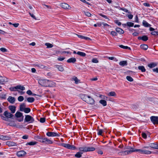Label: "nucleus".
Returning a JSON list of instances; mask_svg holds the SVG:
<instances>
[{
    "instance_id": "nucleus-1",
    "label": "nucleus",
    "mask_w": 158,
    "mask_h": 158,
    "mask_svg": "<svg viewBox=\"0 0 158 158\" xmlns=\"http://www.w3.org/2000/svg\"><path fill=\"white\" fill-rule=\"evenodd\" d=\"M134 152H137L140 153L145 154H150L152 153V152L148 151L143 148L142 149H137L131 148L129 151L120 152L118 153H121L122 155H124L129 154L131 153Z\"/></svg>"
},
{
    "instance_id": "nucleus-2",
    "label": "nucleus",
    "mask_w": 158,
    "mask_h": 158,
    "mask_svg": "<svg viewBox=\"0 0 158 158\" xmlns=\"http://www.w3.org/2000/svg\"><path fill=\"white\" fill-rule=\"evenodd\" d=\"M80 97L83 101L89 104L93 105L94 103V100L89 96L81 94L80 95Z\"/></svg>"
},
{
    "instance_id": "nucleus-3",
    "label": "nucleus",
    "mask_w": 158,
    "mask_h": 158,
    "mask_svg": "<svg viewBox=\"0 0 158 158\" xmlns=\"http://www.w3.org/2000/svg\"><path fill=\"white\" fill-rule=\"evenodd\" d=\"M48 80L40 79L38 81V83L41 86L47 87Z\"/></svg>"
},
{
    "instance_id": "nucleus-4",
    "label": "nucleus",
    "mask_w": 158,
    "mask_h": 158,
    "mask_svg": "<svg viewBox=\"0 0 158 158\" xmlns=\"http://www.w3.org/2000/svg\"><path fill=\"white\" fill-rule=\"evenodd\" d=\"M46 135L49 137H59L60 135L57 133L53 132H48L46 133Z\"/></svg>"
},
{
    "instance_id": "nucleus-5",
    "label": "nucleus",
    "mask_w": 158,
    "mask_h": 158,
    "mask_svg": "<svg viewBox=\"0 0 158 158\" xmlns=\"http://www.w3.org/2000/svg\"><path fill=\"white\" fill-rule=\"evenodd\" d=\"M62 146L63 147L69 149L74 150L76 148V147L75 146L73 145H71L69 144L63 143L62 144Z\"/></svg>"
},
{
    "instance_id": "nucleus-6",
    "label": "nucleus",
    "mask_w": 158,
    "mask_h": 158,
    "mask_svg": "<svg viewBox=\"0 0 158 158\" xmlns=\"http://www.w3.org/2000/svg\"><path fill=\"white\" fill-rule=\"evenodd\" d=\"M151 120L154 124H158V117L152 116L150 118Z\"/></svg>"
},
{
    "instance_id": "nucleus-7",
    "label": "nucleus",
    "mask_w": 158,
    "mask_h": 158,
    "mask_svg": "<svg viewBox=\"0 0 158 158\" xmlns=\"http://www.w3.org/2000/svg\"><path fill=\"white\" fill-rule=\"evenodd\" d=\"M3 114L5 117L8 118H11L13 119L14 118V115L6 111L4 112Z\"/></svg>"
},
{
    "instance_id": "nucleus-8",
    "label": "nucleus",
    "mask_w": 158,
    "mask_h": 158,
    "mask_svg": "<svg viewBox=\"0 0 158 158\" xmlns=\"http://www.w3.org/2000/svg\"><path fill=\"white\" fill-rule=\"evenodd\" d=\"M25 120L27 122L31 121L30 123H32L34 121V118L30 115H25Z\"/></svg>"
},
{
    "instance_id": "nucleus-9",
    "label": "nucleus",
    "mask_w": 158,
    "mask_h": 158,
    "mask_svg": "<svg viewBox=\"0 0 158 158\" xmlns=\"http://www.w3.org/2000/svg\"><path fill=\"white\" fill-rule=\"evenodd\" d=\"M56 86V83L53 81L48 80L47 87H53Z\"/></svg>"
},
{
    "instance_id": "nucleus-10",
    "label": "nucleus",
    "mask_w": 158,
    "mask_h": 158,
    "mask_svg": "<svg viewBox=\"0 0 158 158\" xmlns=\"http://www.w3.org/2000/svg\"><path fill=\"white\" fill-rule=\"evenodd\" d=\"M26 153L23 151H21L17 152V155L19 157H22L24 156Z\"/></svg>"
},
{
    "instance_id": "nucleus-11",
    "label": "nucleus",
    "mask_w": 158,
    "mask_h": 158,
    "mask_svg": "<svg viewBox=\"0 0 158 158\" xmlns=\"http://www.w3.org/2000/svg\"><path fill=\"white\" fill-rule=\"evenodd\" d=\"M11 139L10 137L7 135H0V139L2 140H8Z\"/></svg>"
},
{
    "instance_id": "nucleus-12",
    "label": "nucleus",
    "mask_w": 158,
    "mask_h": 158,
    "mask_svg": "<svg viewBox=\"0 0 158 158\" xmlns=\"http://www.w3.org/2000/svg\"><path fill=\"white\" fill-rule=\"evenodd\" d=\"M60 6L62 8L64 9H69L70 7L69 5L68 4L65 3H61Z\"/></svg>"
},
{
    "instance_id": "nucleus-13",
    "label": "nucleus",
    "mask_w": 158,
    "mask_h": 158,
    "mask_svg": "<svg viewBox=\"0 0 158 158\" xmlns=\"http://www.w3.org/2000/svg\"><path fill=\"white\" fill-rule=\"evenodd\" d=\"M149 146L151 148L158 149V144L155 143H151L149 144Z\"/></svg>"
},
{
    "instance_id": "nucleus-14",
    "label": "nucleus",
    "mask_w": 158,
    "mask_h": 158,
    "mask_svg": "<svg viewBox=\"0 0 158 158\" xmlns=\"http://www.w3.org/2000/svg\"><path fill=\"white\" fill-rule=\"evenodd\" d=\"M138 39L139 40H142L145 41L148 40V37L146 35H143L142 36H139Z\"/></svg>"
},
{
    "instance_id": "nucleus-15",
    "label": "nucleus",
    "mask_w": 158,
    "mask_h": 158,
    "mask_svg": "<svg viewBox=\"0 0 158 158\" xmlns=\"http://www.w3.org/2000/svg\"><path fill=\"white\" fill-rule=\"evenodd\" d=\"M6 144L9 147L15 146L16 145V143L12 141H8L6 142Z\"/></svg>"
},
{
    "instance_id": "nucleus-16",
    "label": "nucleus",
    "mask_w": 158,
    "mask_h": 158,
    "mask_svg": "<svg viewBox=\"0 0 158 158\" xmlns=\"http://www.w3.org/2000/svg\"><path fill=\"white\" fill-rule=\"evenodd\" d=\"M15 98L14 97L9 96L7 99L8 101L11 103H14L15 101Z\"/></svg>"
},
{
    "instance_id": "nucleus-17",
    "label": "nucleus",
    "mask_w": 158,
    "mask_h": 158,
    "mask_svg": "<svg viewBox=\"0 0 158 158\" xmlns=\"http://www.w3.org/2000/svg\"><path fill=\"white\" fill-rule=\"evenodd\" d=\"M76 61V59L75 58H71L67 60V62L68 63H74Z\"/></svg>"
},
{
    "instance_id": "nucleus-18",
    "label": "nucleus",
    "mask_w": 158,
    "mask_h": 158,
    "mask_svg": "<svg viewBox=\"0 0 158 158\" xmlns=\"http://www.w3.org/2000/svg\"><path fill=\"white\" fill-rule=\"evenodd\" d=\"M157 65V64L156 63L154 62H152L150 64H148V67H149L150 68H152L156 66Z\"/></svg>"
},
{
    "instance_id": "nucleus-19",
    "label": "nucleus",
    "mask_w": 158,
    "mask_h": 158,
    "mask_svg": "<svg viewBox=\"0 0 158 158\" xmlns=\"http://www.w3.org/2000/svg\"><path fill=\"white\" fill-rule=\"evenodd\" d=\"M83 153V152H78L74 156L77 158H80L81 157Z\"/></svg>"
},
{
    "instance_id": "nucleus-20",
    "label": "nucleus",
    "mask_w": 158,
    "mask_h": 158,
    "mask_svg": "<svg viewBox=\"0 0 158 158\" xmlns=\"http://www.w3.org/2000/svg\"><path fill=\"white\" fill-rule=\"evenodd\" d=\"M138 68L142 72H144L146 71L145 69L144 66L143 65L139 66L138 67Z\"/></svg>"
},
{
    "instance_id": "nucleus-21",
    "label": "nucleus",
    "mask_w": 158,
    "mask_h": 158,
    "mask_svg": "<svg viewBox=\"0 0 158 158\" xmlns=\"http://www.w3.org/2000/svg\"><path fill=\"white\" fill-rule=\"evenodd\" d=\"M9 109L11 110L12 113H14L15 111V107L14 106H10Z\"/></svg>"
},
{
    "instance_id": "nucleus-22",
    "label": "nucleus",
    "mask_w": 158,
    "mask_h": 158,
    "mask_svg": "<svg viewBox=\"0 0 158 158\" xmlns=\"http://www.w3.org/2000/svg\"><path fill=\"white\" fill-rule=\"evenodd\" d=\"M115 30L119 34H123L124 32L123 30L118 27L116 28Z\"/></svg>"
},
{
    "instance_id": "nucleus-23",
    "label": "nucleus",
    "mask_w": 158,
    "mask_h": 158,
    "mask_svg": "<svg viewBox=\"0 0 158 158\" xmlns=\"http://www.w3.org/2000/svg\"><path fill=\"white\" fill-rule=\"evenodd\" d=\"M55 67L57 68L58 70L62 72L64 71V69L62 65H56Z\"/></svg>"
},
{
    "instance_id": "nucleus-24",
    "label": "nucleus",
    "mask_w": 158,
    "mask_h": 158,
    "mask_svg": "<svg viewBox=\"0 0 158 158\" xmlns=\"http://www.w3.org/2000/svg\"><path fill=\"white\" fill-rule=\"evenodd\" d=\"M79 150L80 152H87V147H81L79 148Z\"/></svg>"
},
{
    "instance_id": "nucleus-25",
    "label": "nucleus",
    "mask_w": 158,
    "mask_h": 158,
    "mask_svg": "<svg viewBox=\"0 0 158 158\" xmlns=\"http://www.w3.org/2000/svg\"><path fill=\"white\" fill-rule=\"evenodd\" d=\"M142 23L143 25L146 27H150L151 26V25L150 24H149L145 20L143 21Z\"/></svg>"
},
{
    "instance_id": "nucleus-26",
    "label": "nucleus",
    "mask_w": 158,
    "mask_h": 158,
    "mask_svg": "<svg viewBox=\"0 0 158 158\" xmlns=\"http://www.w3.org/2000/svg\"><path fill=\"white\" fill-rule=\"evenodd\" d=\"M53 143L52 141L47 138H45V144H52Z\"/></svg>"
},
{
    "instance_id": "nucleus-27",
    "label": "nucleus",
    "mask_w": 158,
    "mask_h": 158,
    "mask_svg": "<svg viewBox=\"0 0 158 158\" xmlns=\"http://www.w3.org/2000/svg\"><path fill=\"white\" fill-rule=\"evenodd\" d=\"M119 64L122 66H124L127 65V63L126 61H121L119 63Z\"/></svg>"
},
{
    "instance_id": "nucleus-28",
    "label": "nucleus",
    "mask_w": 158,
    "mask_h": 158,
    "mask_svg": "<svg viewBox=\"0 0 158 158\" xmlns=\"http://www.w3.org/2000/svg\"><path fill=\"white\" fill-rule=\"evenodd\" d=\"M26 105L24 103L21 104L20 106V110L21 111H23L26 108Z\"/></svg>"
},
{
    "instance_id": "nucleus-29",
    "label": "nucleus",
    "mask_w": 158,
    "mask_h": 158,
    "mask_svg": "<svg viewBox=\"0 0 158 158\" xmlns=\"http://www.w3.org/2000/svg\"><path fill=\"white\" fill-rule=\"evenodd\" d=\"M77 54L82 57H85L86 56V53L84 52L80 51L77 52Z\"/></svg>"
},
{
    "instance_id": "nucleus-30",
    "label": "nucleus",
    "mask_w": 158,
    "mask_h": 158,
    "mask_svg": "<svg viewBox=\"0 0 158 158\" xmlns=\"http://www.w3.org/2000/svg\"><path fill=\"white\" fill-rule=\"evenodd\" d=\"M5 77H2V76L0 77V84H3L4 82L6 81Z\"/></svg>"
},
{
    "instance_id": "nucleus-31",
    "label": "nucleus",
    "mask_w": 158,
    "mask_h": 158,
    "mask_svg": "<svg viewBox=\"0 0 158 158\" xmlns=\"http://www.w3.org/2000/svg\"><path fill=\"white\" fill-rule=\"evenodd\" d=\"M5 77H2V76L0 77V84H3L4 82L6 81Z\"/></svg>"
},
{
    "instance_id": "nucleus-32",
    "label": "nucleus",
    "mask_w": 158,
    "mask_h": 158,
    "mask_svg": "<svg viewBox=\"0 0 158 158\" xmlns=\"http://www.w3.org/2000/svg\"><path fill=\"white\" fill-rule=\"evenodd\" d=\"M140 48L141 49L145 50L147 49L148 46L146 44H142L140 45Z\"/></svg>"
},
{
    "instance_id": "nucleus-33",
    "label": "nucleus",
    "mask_w": 158,
    "mask_h": 158,
    "mask_svg": "<svg viewBox=\"0 0 158 158\" xmlns=\"http://www.w3.org/2000/svg\"><path fill=\"white\" fill-rule=\"evenodd\" d=\"M15 115V116L17 118L20 117L22 116H23V117L22 113L19 112H17Z\"/></svg>"
},
{
    "instance_id": "nucleus-34",
    "label": "nucleus",
    "mask_w": 158,
    "mask_h": 158,
    "mask_svg": "<svg viewBox=\"0 0 158 158\" xmlns=\"http://www.w3.org/2000/svg\"><path fill=\"white\" fill-rule=\"evenodd\" d=\"M35 99L33 97H29L27 98V101L28 102L32 103L34 102Z\"/></svg>"
},
{
    "instance_id": "nucleus-35",
    "label": "nucleus",
    "mask_w": 158,
    "mask_h": 158,
    "mask_svg": "<svg viewBox=\"0 0 158 158\" xmlns=\"http://www.w3.org/2000/svg\"><path fill=\"white\" fill-rule=\"evenodd\" d=\"M16 89H19L22 90H23L25 89V87L21 85H18L16 86Z\"/></svg>"
},
{
    "instance_id": "nucleus-36",
    "label": "nucleus",
    "mask_w": 158,
    "mask_h": 158,
    "mask_svg": "<svg viewBox=\"0 0 158 158\" xmlns=\"http://www.w3.org/2000/svg\"><path fill=\"white\" fill-rule=\"evenodd\" d=\"M99 103L102 104L104 106H105L107 105L106 102L104 100H100L99 101Z\"/></svg>"
},
{
    "instance_id": "nucleus-37",
    "label": "nucleus",
    "mask_w": 158,
    "mask_h": 158,
    "mask_svg": "<svg viewBox=\"0 0 158 158\" xmlns=\"http://www.w3.org/2000/svg\"><path fill=\"white\" fill-rule=\"evenodd\" d=\"M95 148L92 147H87V152L93 151L95 150Z\"/></svg>"
},
{
    "instance_id": "nucleus-38",
    "label": "nucleus",
    "mask_w": 158,
    "mask_h": 158,
    "mask_svg": "<svg viewBox=\"0 0 158 158\" xmlns=\"http://www.w3.org/2000/svg\"><path fill=\"white\" fill-rule=\"evenodd\" d=\"M73 79L75 81V83L76 84H78L80 82V80L77 77H74Z\"/></svg>"
},
{
    "instance_id": "nucleus-39",
    "label": "nucleus",
    "mask_w": 158,
    "mask_h": 158,
    "mask_svg": "<svg viewBox=\"0 0 158 158\" xmlns=\"http://www.w3.org/2000/svg\"><path fill=\"white\" fill-rule=\"evenodd\" d=\"M37 143V142L35 141H32L31 142L29 143H27L26 145H34L36 144Z\"/></svg>"
},
{
    "instance_id": "nucleus-40",
    "label": "nucleus",
    "mask_w": 158,
    "mask_h": 158,
    "mask_svg": "<svg viewBox=\"0 0 158 158\" xmlns=\"http://www.w3.org/2000/svg\"><path fill=\"white\" fill-rule=\"evenodd\" d=\"M119 47L120 48H123V49H128L130 50H131V48L130 47H129L128 46H125L123 45H119Z\"/></svg>"
},
{
    "instance_id": "nucleus-41",
    "label": "nucleus",
    "mask_w": 158,
    "mask_h": 158,
    "mask_svg": "<svg viewBox=\"0 0 158 158\" xmlns=\"http://www.w3.org/2000/svg\"><path fill=\"white\" fill-rule=\"evenodd\" d=\"M109 96H116V94L114 92H111L108 94Z\"/></svg>"
},
{
    "instance_id": "nucleus-42",
    "label": "nucleus",
    "mask_w": 158,
    "mask_h": 158,
    "mask_svg": "<svg viewBox=\"0 0 158 158\" xmlns=\"http://www.w3.org/2000/svg\"><path fill=\"white\" fill-rule=\"evenodd\" d=\"M127 25L128 27H132L134 26V23L131 22H127Z\"/></svg>"
},
{
    "instance_id": "nucleus-43",
    "label": "nucleus",
    "mask_w": 158,
    "mask_h": 158,
    "mask_svg": "<svg viewBox=\"0 0 158 158\" xmlns=\"http://www.w3.org/2000/svg\"><path fill=\"white\" fill-rule=\"evenodd\" d=\"M30 111L31 109L30 108H26L23 111H24V112L26 113H28L30 112Z\"/></svg>"
},
{
    "instance_id": "nucleus-44",
    "label": "nucleus",
    "mask_w": 158,
    "mask_h": 158,
    "mask_svg": "<svg viewBox=\"0 0 158 158\" xmlns=\"http://www.w3.org/2000/svg\"><path fill=\"white\" fill-rule=\"evenodd\" d=\"M45 45L47 46V48H52L53 47V45L49 43H46Z\"/></svg>"
},
{
    "instance_id": "nucleus-45",
    "label": "nucleus",
    "mask_w": 158,
    "mask_h": 158,
    "mask_svg": "<svg viewBox=\"0 0 158 158\" xmlns=\"http://www.w3.org/2000/svg\"><path fill=\"white\" fill-rule=\"evenodd\" d=\"M126 79L128 81L130 82L133 81V79L130 76H127L126 77Z\"/></svg>"
},
{
    "instance_id": "nucleus-46",
    "label": "nucleus",
    "mask_w": 158,
    "mask_h": 158,
    "mask_svg": "<svg viewBox=\"0 0 158 158\" xmlns=\"http://www.w3.org/2000/svg\"><path fill=\"white\" fill-rule=\"evenodd\" d=\"M45 139V138L43 137L42 136H41L39 141L41 143H44Z\"/></svg>"
},
{
    "instance_id": "nucleus-47",
    "label": "nucleus",
    "mask_w": 158,
    "mask_h": 158,
    "mask_svg": "<svg viewBox=\"0 0 158 158\" xmlns=\"http://www.w3.org/2000/svg\"><path fill=\"white\" fill-rule=\"evenodd\" d=\"M98 135H102V133L104 131L103 130L101 129H98Z\"/></svg>"
},
{
    "instance_id": "nucleus-48",
    "label": "nucleus",
    "mask_w": 158,
    "mask_h": 158,
    "mask_svg": "<svg viewBox=\"0 0 158 158\" xmlns=\"http://www.w3.org/2000/svg\"><path fill=\"white\" fill-rule=\"evenodd\" d=\"M58 52L59 53H60L61 54H63L65 53H67V54H69L71 55V52H66L65 51H61V52H60L59 51H58Z\"/></svg>"
},
{
    "instance_id": "nucleus-49",
    "label": "nucleus",
    "mask_w": 158,
    "mask_h": 158,
    "mask_svg": "<svg viewBox=\"0 0 158 158\" xmlns=\"http://www.w3.org/2000/svg\"><path fill=\"white\" fill-rule=\"evenodd\" d=\"M84 13L87 16L90 17L91 16V14L89 12L84 11Z\"/></svg>"
},
{
    "instance_id": "nucleus-50",
    "label": "nucleus",
    "mask_w": 158,
    "mask_h": 158,
    "mask_svg": "<svg viewBox=\"0 0 158 158\" xmlns=\"http://www.w3.org/2000/svg\"><path fill=\"white\" fill-rule=\"evenodd\" d=\"M18 99L19 102H22L24 100V98L22 96H19L18 97Z\"/></svg>"
},
{
    "instance_id": "nucleus-51",
    "label": "nucleus",
    "mask_w": 158,
    "mask_h": 158,
    "mask_svg": "<svg viewBox=\"0 0 158 158\" xmlns=\"http://www.w3.org/2000/svg\"><path fill=\"white\" fill-rule=\"evenodd\" d=\"M120 10H123L124 12L127 13H130V12L128 11V10L126 9L123 8H120Z\"/></svg>"
},
{
    "instance_id": "nucleus-52",
    "label": "nucleus",
    "mask_w": 158,
    "mask_h": 158,
    "mask_svg": "<svg viewBox=\"0 0 158 158\" xmlns=\"http://www.w3.org/2000/svg\"><path fill=\"white\" fill-rule=\"evenodd\" d=\"M1 118L3 120L6 121H8V118H6V117H5L2 116V114H1Z\"/></svg>"
},
{
    "instance_id": "nucleus-53",
    "label": "nucleus",
    "mask_w": 158,
    "mask_h": 158,
    "mask_svg": "<svg viewBox=\"0 0 158 158\" xmlns=\"http://www.w3.org/2000/svg\"><path fill=\"white\" fill-rule=\"evenodd\" d=\"M0 50L2 52H7V50L4 48H0Z\"/></svg>"
},
{
    "instance_id": "nucleus-54",
    "label": "nucleus",
    "mask_w": 158,
    "mask_h": 158,
    "mask_svg": "<svg viewBox=\"0 0 158 158\" xmlns=\"http://www.w3.org/2000/svg\"><path fill=\"white\" fill-rule=\"evenodd\" d=\"M46 119L44 118H41L40 120V122L41 123H44L45 122Z\"/></svg>"
},
{
    "instance_id": "nucleus-55",
    "label": "nucleus",
    "mask_w": 158,
    "mask_h": 158,
    "mask_svg": "<svg viewBox=\"0 0 158 158\" xmlns=\"http://www.w3.org/2000/svg\"><path fill=\"white\" fill-rule=\"evenodd\" d=\"M151 34L153 35H158V31H153L151 33Z\"/></svg>"
},
{
    "instance_id": "nucleus-56",
    "label": "nucleus",
    "mask_w": 158,
    "mask_h": 158,
    "mask_svg": "<svg viewBox=\"0 0 158 158\" xmlns=\"http://www.w3.org/2000/svg\"><path fill=\"white\" fill-rule=\"evenodd\" d=\"M114 22L118 26H120L121 25V23L118 20H115Z\"/></svg>"
},
{
    "instance_id": "nucleus-57",
    "label": "nucleus",
    "mask_w": 158,
    "mask_h": 158,
    "mask_svg": "<svg viewBox=\"0 0 158 158\" xmlns=\"http://www.w3.org/2000/svg\"><path fill=\"white\" fill-rule=\"evenodd\" d=\"M110 34L113 36H116L117 35V33L114 31H111Z\"/></svg>"
},
{
    "instance_id": "nucleus-58",
    "label": "nucleus",
    "mask_w": 158,
    "mask_h": 158,
    "mask_svg": "<svg viewBox=\"0 0 158 158\" xmlns=\"http://www.w3.org/2000/svg\"><path fill=\"white\" fill-rule=\"evenodd\" d=\"M92 62L94 63H98V60L96 58H93L92 60Z\"/></svg>"
},
{
    "instance_id": "nucleus-59",
    "label": "nucleus",
    "mask_w": 158,
    "mask_h": 158,
    "mask_svg": "<svg viewBox=\"0 0 158 158\" xmlns=\"http://www.w3.org/2000/svg\"><path fill=\"white\" fill-rule=\"evenodd\" d=\"M36 66L37 67H39L41 69H43L44 68V65L42 64H36Z\"/></svg>"
},
{
    "instance_id": "nucleus-60",
    "label": "nucleus",
    "mask_w": 158,
    "mask_h": 158,
    "mask_svg": "<svg viewBox=\"0 0 158 158\" xmlns=\"http://www.w3.org/2000/svg\"><path fill=\"white\" fill-rule=\"evenodd\" d=\"M41 137V136H39L38 135H37L35 137V138L37 140L39 141Z\"/></svg>"
},
{
    "instance_id": "nucleus-61",
    "label": "nucleus",
    "mask_w": 158,
    "mask_h": 158,
    "mask_svg": "<svg viewBox=\"0 0 158 158\" xmlns=\"http://www.w3.org/2000/svg\"><path fill=\"white\" fill-rule=\"evenodd\" d=\"M99 15L102 17H103L105 18V19H108V18L107 17V16L105 15H103L102 14H101V13H100V14H99Z\"/></svg>"
},
{
    "instance_id": "nucleus-62",
    "label": "nucleus",
    "mask_w": 158,
    "mask_h": 158,
    "mask_svg": "<svg viewBox=\"0 0 158 158\" xmlns=\"http://www.w3.org/2000/svg\"><path fill=\"white\" fill-rule=\"evenodd\" d=\"M42 5H43V6L44 8V6H46V7H47L48 8H49L50 9H52L51 7L50 6H48V5H46V4H43Z\"/></svg>"
},
{
    "instance_id": "nucleus-63",
    "label": "nucleus",
    "mask_w": 158,
    "mask_h": 158,
    "mask_svg": "<svg viewBox=\"0 0 158 158\" xmlns=\"http://www.w3.org/2000/svg\"><path fill=\"white\" fill-rule=\"evenodd\" d=\"M142 137L143 138H144L145 139L146 138H147V135H146V134L145 133H142Z\"/></svg>"
},
{
    "instance_id": "nucleus-64",
    "label": "nucleus",
    "mask_w": 158,
    "mask_h": 158,
    "mask_svg": "<svg viewBox=\"0 0 158 158\" xmlns=\"http://www.w3.org/2000/svg\"><path fill=\"white\" fill-rule=\"evenodd\" d=\"M152 70L154 72H155L158 73V68H156L155 69H153Z\"/></svg>"
}]
</instances>
